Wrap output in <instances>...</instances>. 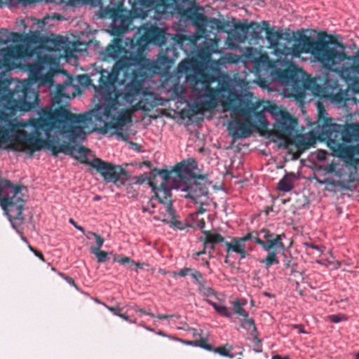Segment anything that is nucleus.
Masks as SVG:
<instances>
[{"label": "nucleus", "instance_id": "10", "mask_svg": "<svg viewBox=\"0 0 359 359\" xmlns=\"http://www.w3.org/2000/svg\"><path fill=\"white\" fill-rule=\"evenodd\" d=\"M77 151L80 156H76L75 159L82 164L89 165L95 169L104 181L111 182L119 186L123 185L129 180L128 172L121 166L104 161L100 158H94L92 161L88 160L87 154L90 150L84 146L79 145Z\"/></svg>", "mask_w": 359, "mask_h": 359}, {"label": "nucleus", "instance_id": "41", "mask_svg": "<svg viewBox=\"0 0 359 359\" xmlns=\"http://www.w3.org/2000/svg\"><path fill=\"white\" fill-rule=\"evenodd\" d=\"M198 291L206 297H211L215 295L214 290L210 287L206 286V283L203 284L198 287Z\"/></svg>", "mask_w": 359, "mask_h": 359}, {"label": "nucleus", "instance_id": "28", "mask_svg": "<svg viewBox=\"0 0 359 359\" xmlns=\"http://www.w3.org/2000/svg\"><path fill=\"white\" fill-rule=\"evenodd\" d=\"M277 77L283 82L287 83L292 81L294 77V72L288 69H278L276 72Z\"/></svg>", "mask_w": 359, "mask_h": 359}, {"label": "nucleus", "instance_id": "36", "mask_svg": "<svg viewBox=\"0 0 359 359\" xmlns=\"http://www.w3.org/2000/svg\"><path fill=\"white\" fill-rule=\"evenodd\" d=\"M90 252L95 255L97 262L104 263L109 259L108 252L98 249H90Z\"/></svg>", "mask_w": 359, "mask_h": 359}, {"label": "nucleus", "instance_id": "8", "mask_svg": "<svg viewBox=\"0 0 359 359\" xmlns=\"http://www.w3.org/2000/svg\"><path fill=\"white\" fill-rule=\"evenodd\" d=\"M270 111L276 116L274 135L278 139L283 140L286 146L295 145L297 151L293 154V158L298 159L302 152L310 148L311 142L303 135L296 133L297 119L287 111L276 105L272 106Z\"/></svg>", "mask_w": 359, "mask_h": 359}, {"label": "nucleus", "instance_id": "60", "mask_svg": "<svg viewBox=\"0 0 359 359\" xmlns=\"http://www.w3.org/2000/svg\"><path fill=\"white\" fill-rule=\"evenodd\" d=\"M172 316H173L160 314V315L157 316V318H158L159 320H165V319L170 318Z\"/></svg>", "mask_w": 359, "mask_h": 359}, {"label": "nucleus", "instance_id": "49", "mask_svg": "<svg viewBox=\"0 0 359 359\" xmlns=\"http://www.w3.org/2000/svg\"><path fill=\"white\" fill-rule=\"evenodd\" d=\"M304 245L307 247V248H310L311 249H314V250H316L318 251H319L320 253H323V250L322 249L321 247L318 246V245H316L313 243H304Z\"/></svg>", "mask_w": 359, "mask_h": 359}, {"label": "nucleus", "instance_id": "18", "mask_svg": "<svg viewBox=\"0 0 359 359\" xmlns=\"http://www.w3.org/2000/svg\"><path fill=\"white\" fill-rule=\"evenodd\" d=\"M200 10H203V8L196 4L185 20L191 21L198 33L205 34L207 32L206 27L208 25V18L204 14L199 13Z\"/></svg>", "mask_w": 359, "mask_h": 359}, {"label": "nucleus", "instance_id": "58", "mask_svg": "<svg viewBox=\"0 0 359 359\" xmlns=\"http://www.w3.org/2000/svg\"><path fill=\"white\" fill-rule=\"evenodd\" d=\"M148 179L149 177H147V174H144L139 177L137 182L141 184L144 182L146 180H148Z\"/></svg>", "mask_w": 359, "mask_h": 359}, {"label": "nucleus", "instance_id": "20", "mask_svg": "<svg viewBox=\"0 0 359 359\" xmlns=\"http://www.w3.org/2000/svg\"><path fill=\"white\" fill-rule=\"evenodd\" d=\"M203 233L204 237H201L200 241L203 242L205 249H209V253L215 250L217 244L226 242L224 238L219 233H212L210 231H203Z\"/></svg>", "mask_w": 359, "mask_h": 359}, {"label": "nucleus", "instance_id": "50", "mask_svg": "<svg viewBox=\"0 0 359 359\" xmlns=\"http://www.w3.org/2000/svg\"><path fill=\"white\" fill-rule=\"evenodd\" d=\"M133 309H134V311H135L137 312H140L141 313H144V314L150 316L151 317H154V315L152 313L147 311L144 309H139L137 306H134Z\"/></svg>", "mask_w": 359, "mask_h": 359}, {"label": "nucleus", "instance_id": "22", "mask_svg": "<svg viewBox=\"0 0 359 359\" xmlns=\"http://www.w3.org/2000/svg\"><path fill=\"white\" fill-rule=\"evenodd\" d=\"M224 244L226 247L227 254H229L231 252H233L238 254L241 259H245L247 257L248 252L246 250V245L238 238V237H233L231 242L226 241L224 242Z\"/></svg>", "mask_w": 359, "mask_h": 359}, {"label": "nucleus", "instance_id": "5", "mask_svg": "<svg viewBox=\"0 0 359 359\" xmlns=\"http://www.w3.org/2000/svg\"><path fill=\"white\" fill-rule=\"evenodd\" d=\"M99 83L95 87V95L104 102L102 114L96 116V119L102 121V116L111 120L112 112L116 109L119 102L132 104L141 93H137L132 97H127L130 81L124 85L123 90L116 88V83L124 84L128 77H125L123 71L115 62L111 72L101 69L97 74Z\"/></svg>", "mask_w": 359, "mask_h": 359}, {"label": "nucleus", "instance_id": "57", "mask_svg": "<svg viewBox=\"0 0 359 359\" xmlns=\"http://www.w3.org/2000/svg\"><path fill=\"white\" fill-rule=\"evenodd\" d=\"M86 4H89L93 6H97L101 3V0H84Z\"/></svg>", "mask_w": 359, "mask_h": 359}, {"label": "nucleus", "instance_id": "23", "mask_svg": "<svg viewBox=\"0 0 359 359\" xmlns=\"http://www.w3.org/2000/svg\"><path fill=\"white\" fill-rule=\"evenodd\" d=\"M280 250L285 251V248L284 249H271V250L267 251L268 255L266 257L261 260L260 263L264 264L266 269H269L272 265L279 264L276 252Z\"/></svg>", "mask_w": 359, "mask_h": 359}, {"label": "nucleus", "instance_id": "35", "mask_svg": "<svg viewBox=\"0 0 359 359\" xmlns=\"http://www.w3.org/2000/svg\"><path fill=\"white\" fill-rule=\"evenodd\" d=\"M190 276L198 287L203 284L206 283V280L203 278V274L195 269H193V271L191 273Z\"/></svg>", "mask_w": 359, "mask_h": 359}, {"label": "nucleus", "instance_id": "14", "mask_svg": "<svg viewBox=\"0 0 359 359\" xmlns=\"http://www.w3.org/2000/svg\"><path fill=\"white\" fill-rule=\"evenodd\" d=\"M196 5V0H163L161 15L176 13L185 19Z\"/></svg>", "mask_w": 359, "mask_h": 359}, {"label": "nucleus", "instance_id": "27", "mask_svg": "<svg viewBox=\"0 0 359 359\" xmlns=\"http://www.w3.org/2000/svg\"><path fill=\"white\" fill-rule=\"evenodd\" d=\"M67 86V84L64 83L57 86L55 95L53 98V101L55 104H61L62 98H70V97L65 93Z\"/></svg>", "mask_w": 359, "mask_h": 359}, {"label": "nucleus", "instance_id": "16", "mask_svg": "<svg viewBox=\"0 0 359 359\" xmlns=\"http://www.w3.org/2000/svg\"><path fill=\"white\" fill-rule=\"evenodd\" d=\"M171 174L172 171L154 168L149 173L148 184L152 190L168 185L170 184Z\"/></svg>", "mask_w": 359, "mask_h": 359}, {"label": "nucleus", "instance_id": "32", "mask_svg": "<svg viewBox=\"0 0 359 359\" xmlns=\"http://www.w3.org/2000/svg\"><path fill=\"white\" fill-rule=\"evenodd\" d=\"M233 350V347L229 344H226L224 346H219L217 348H213V351L219 353L222 356L229 357L230 358H233L234 356L232 354H230L229 352Z\"/></svg>", "mask_w": 359, "mask_h": 359}, {"label": "nucleus", "instance_id": "40", "mask_svg": "<svg viewBox=\"0 0 359 359\" xmlns=\"http://www.w3.org/2000/svg\"><path fill=\"white\" fill-rule=\"evenodd\" d=\"M316 107H317L318 112V122L320 121V119H323L324 121V123L323 125V127L326 123V120L330 119V118H325V116L326 114V111H325V107L322 102H320V101H318L316 102Z\"/></svg>", "mask_w": 359, "mask_h": 359}, {"label": "nucleus", "instance_id": "48", "mask_svg": "<svg viewBox=\"0 0 359 359\" xmlns=\"http://www.w3.org/2000/svg\"><path fill=\"white\" fill-rule=\"evenodd\" d=\"M324 36H327L328 37L329 39V41H327L328 43H330L332 44H334L336 45L337 47H339V48H344V46L342 43H338L337 41V39L335 36H332V35H327V34H324Z\"/></svg>", "mask_w": 359, "mask_h": 359}, {"label": "nucleus", "instance_id": "17", "mask_svg": "<svg viewBox=\"0 0 359 359\" xmlns=\"http://www.w3.org/2000/svg\"><path fill=\"white\" fill-rule=\"evenodd\" d=\"M171 184H168L162 187L157 188L156 190H153L154 192V198L158 201L160 203H162L165 206V212L172 219L174 217V213L175 212L171 200Z\"/></svg>", "mask_w": 359, "mask_h": 359}, {"label": "nucleus", "instance_id": "45", "mask_svg": "<svg viewBox=\"0 0 359 359\" xmlns=\"http://www.w3.org/2000/svg\"><path fill=\"white\" fill-rule=\"evenodd\" d=\"M283 255L284 257V259L283 260V265L285 269H292V271H294L293 269V265L292 264V257L287 256V254L285 252V251H283Z\"/></svg>", "mask_w": 359, "mask_h": 359}, {"label": "nucleus", "instance_id": "25", "mask_svg": "<svg viewBox=\"0 0 359 359\" xmlns=\"http://www.w3.org/2000/svg\"><path fill=\"white\" fill-rule=\"evenodd\" d=\"M241 327L247 330L251 331V334L255 337V339L257 340L258 342H260L257 337V330L255 326V320L252 318H249L248 316H247V317H243Z\"/></svg>", "mask_w": 359, "mask_h": 359}, {"label": "nucleus", "instance_id": "4", "mask_svg": "<svg viewBox=\"0 0 359 359\" xmlns=\"http://www.w3.org/2000/svg\"><path fill=\"white\" fill-rule=\"evenodd\" d=\"M3 60L0 59V69L5 62L11 59H21L27 55V50L22 45H15L0 50ZM11 82L0 74V99L8 93L10 100L8 104L13 111L27 112L35 109L39 102L38 92L32 90L29 82H20L14 90L10 91Z\"/></svg>", "mask_w": 359, "mask_h": 359}, {"label": "nucleus", "instance_id": "39", "mask_svg": "<svg viewBox=\"0 0 359 359\" xmlns=\"http://www.w3.org/2000/svg\"><path fill=\"white\" fill-rule=\"evenodd\" d=\"M79 83L84 86H93L95 89V87L97 86L93 83V79H92L88 74H82L78 76Z\"/></svg>", "mask_w": 359, "mask_h": 359}, {"label": "nucleus", "instance_id": "38", "mask_svg": "<svg viewBox=\"0 0 359 359\" xmlns=\"http://www.w3.org/2000/svg\"><path fill=\"white\" fill-rule=\"evenodd\" d=\"M38 1L39 0H0V4H5L11 6L22 4L24 6H27L34 4Z\"/></svg>", "mask_w": 359, "mask_h": 359}, {"label": "nucleus", "instance_id": "29", "mask_svg": "<svg viewBox=\"0 0 359 359\" xmlns=\"http://www.w3.org/2000/svg\"><path fill=\"white\" fill-rule=\"evenodd\" d=\"M47 45H50V47H47L49 50H57L64 44V40L62 36H55L53 39L46 40Z\"/></svg>", "mask_w": 359, "mask_h": 359}, {"label": "nucleus", "instance_id": "3", "mask_svg": "<svg viewBox=\"0 0 359 359\" xmlns=\"http://www.w3.org/2000/svg\"><path fill=\"white\" fill-rule=\"evenodd\" d=\"M223 111H231L232 120L228 124L230 135L235 139H241L251 135V129L257 128L256 122L252 119V114L257 120L259 129L265 130L268 122L263 111L257 110L261 106L259 102H253L250 99L244 97L239 92L229 97H224L221 101Z\"/></svg>", "mask_w": 359, "mask_h": 359}, {"label": "nucleus", "instance_id": "62", "mask_svg": "<svg viewBox=\"0 0 359 359\" xmlns=\"http://www.w3.org/2000/svg\"><path fill=\"white\" fill-rule=\"evenodd\" d=\"M132 264H134L135 265L137 268L139 269H142L144 267V266L145 265L144 263H142V262H135L133 263Z\"/></svg>", "mask_w": 359, "mask_h": 359}, {"label": "nucleus", "instance_id": "64", "mask_svg": "<svg viewBox=\"0 0 359 359\" xmlns=\"http://www.w3.org/2000/svg\"><path fill=\"white\" fill-rule=\"evenodd\" d=\"M271 359H283V357L280 355H274L272 356Z\"/></svg>", "mask_w": 359, "mask_h": 359}, {"label": "nucleus", "instance_id": "47", "mask_svg": "<svg viewBox=\"0 0 359 359\" xmlns=\"http://www.w3.org/2000/svg\"><path fill=\"white\" fill-rule=\"evenodd\" d=\"M329 319L332 323H338L346 320V318L344 315H331L329 316Z\"/></svg>", "mask_w": 359, "mask_h": 359}, {"label": "nucleus", "instance_id": "9", "mask_svg": "<svg viewBox=\"0 0 359 359\" xmlns=\"http://www.w3.org/2000/svg\"><path fill=\"white\" fill-rule=\"evenodd\" d=\"M27 189L22 184H14L10 180L0 177V205L15 229L24 223L22 214Z\"/></svg>", "mask_w": 359, "mask_h": 359}, {"label": "nucleus", "instance_id": "52", "mask_svg": "<svg viewBox=\"0 0 359 359\" xmlns=\"http://www.w3.org/2000/svg\"><path fill=\"white\" fill-rule=\"evenodd\" d=\"M118 262L121 264H128V263L133 264V263H134V261L128 257H124L120 259L119 260H118Z\"/></svg>", "mask_w": 359, "mask_h": 359}, {"label": "nucleus", "instance_id": "43", "mask_svg": "<svg viewBox=\"0 0 359 359\" xmlns=\"http://www.w3.org/2000/svg\"><path fill=\"white\" fill-rule=\"evenodd\" d=\"M88 233L93 236L95 238L96 247L93 248L92 249L100 250L101 247L102 246V245L104 242V238H102L99 234L92 232V231H89Z\"/></svg>", "mask_w": 359, "mask_h": 359}, {"label": "nucleus", "instance_id": "42", "mask_svg": "<svg viewBox=\"0 0 359 359\" xmlns=\"http://www.w3.org/2000/svg\"><path fill=\"white\" fill-rule=\"evenodd\" d=\"M193 271V268L184 267L180 270L179 271H172V276L175 277L177 276L181 277H185L187 276H190L191 273Z\"/></svg>", "mask_w": 359, "mask_h": 359}, {"label": "nucleus", "instance_id": "2", "mask_svg": "<svg viewBox=\"0 0 359 359\" xmlns=\"http://www.w3.org/2000/svg\"><path fill=\"white\" fill-rule=\"evenodd\" d=\"M198 62L196 60L187 58L181 61L176 68V73L179 77L184 74L187 80L193 84L192 90L196 95L198 97L208 98V100L196 104V107L198 111H208L214 109L217 106L219 97L221 98V102L224 100V97L231 98L238 92L227 76L219 78L217 87L212 88L210 85L215 81L212 75L204 72L200 73L198 75L194 74L198 71Z\"/></svg>", "mask_w": 359, "mask_h": 359}, {"label": "nucleus", "instance_id": "44", "mask_svg": "<svg viewBox=\"0 0 359 359\" xmlns=\"http://www.w3.org/2000/svg\"><path fill=\"white\" fill-rule=\"evenodd\" d=\"M196 346H199V347H201L205 350H208V351H212L213 350V347L207 343V339H205V338H202L199 340H196Z\"/></svg>", "mask_w": 359, "mask_h": 359}, {"label": "nucleus", "instance_id": "13", "mask_svg": "<svg viewBox=\"0 0 359 359\" xmlns=\"http://www.w3.org/2000/svg\"><path fill=\"white\" fill-rule=\"evenodd\" d=\"M260 233H263V238L265 241L258 237V233L257 231L248 233L243 237H238V238L245 244V242L253 239L255 243L262 246L265 251H269L271 249L285 248V244L283 242V238H285V233L275 234L266 229H262Z\"/></svg>", "mask_w": 359, "mask_h": 359}, {"label": "nucleus", "instance_id": "26", "mask_svg": "<svg viewBox=\"0 0 359 359\" xmlns=\"http://www.w3.org/2000/svg\"><path fill=\"white\" fill-rule=\"evenodd\" d=\"M211 24V28H216L219 32H226V29L230 27V23L227 20H220L215 18H208V24Z\"/></svg>", "mask_w": 359, "mask_h": 359}, {"label": "nucleus", "instance_id": "61", "mask_svg": "<svg viewBox=\"0 0 359 359\" xmlns=\"http://www.w3.org/2000/svg\"><path fill=\"white\" fill-rule=\"evenodd\" d=\"M135 110L138 109H144V108L142 107V102L139 101L137 103H136L134 106Z\"/></svg>", "mask_w": 359, "mask_h": 359}, {"label": "nucleus", "instance_id": "54", "mask_svg": "<svg viewBox=\"0 0 359 359\" xmlns=\"http://www.w3.org/2000/svg\"><path fill=\"white\" fill-rule=\"evenodd\" d=\"M69 223H71L76 229L82 232L83 233H85L84 229L76 224V222L73 219H69Z\"/></svg>", "mask_w": 359, "mask_h": 359}, {"label": "nucleus", "instance_id": "51", "mask_svg": "<svg viewBox=\"0 0 359 359\" xmlns=\"http://www.w3.org/2000/svg\"><path fill=\"white\" fill-rule=\"evenodd\" d=\"M29 248L34 253V255L36 257H38L41 260H42L43 262L45 261L44 257H43V254L41 252L36 250V249H34L32 246H29Z\"/></svg>", "mask_w": 359, "mask_h": 359}, {"label": "nucleus", "instance_id": "12", "mask_svg": "<svg viewBox=\"0 0 359 359\" xmlns=\"http://www.w3.org/2000/svg\"><path fill=\"white\" fill-rule=\"evenodd\" d=\"M337 72L344 81L349 83V88L355 93H359V50L354 55L339 52L336 56L334 66L331 70Z\"/></svg>", "mask_w": 359, "mask_h": 359}, {"label": "nucleus", "instance_id": "37", "mask_svg": "<svg viewBox=\"0 0 359 359\" xmlns=\"http://www.w3.org/2000/svg\"><path fill=\"white\" fill-rule=\"evenodd\" d=\"M280 32L282 35L281 40L285 41L288 43L294 42L296 37V32L290 31L289 29L285 32H283V30H280Z\"/></svg>", "mask_w": 359, "mask_h": 359}, {"label": "nucleus", "instance_id": "59", "mask_svg": "<svg viewBox=\"0 0 359 359\" xmlns=\"http://www.w3.org/2000/svg\"><path fill=\"white\" fill-rule=\"evenodd\" d=\"M65 279L66 280V281L69 284H70V285H73V286L76 287V283H75V282H74V279L72 278H71L69 276H65Z\"/></svg>", "mask_w": 359, "mask_h": 359}, {"label": "nucleus", "instance_id": "1", "mask_svg": "<svg viewBox=\"0 0 359 359\" xmlns=\"http://www.w3.org/2000/svg\"><path fill=\"white\" fill-rule=\"evenodd\" d=\"M111 17L113 22L110 33L116 36L102 53L104 60H116V67H120L125 77L130 79L127 97H132L137 93H141L143 83L150 76L161 71L167 72L175 63V59L168 56L171 52L177 55L175 49L167 48L162 51L156 60H150L145 57V40L142 37L130 39L132 50H128L123 46L121 36L128 30L132 18L123 10L112 9Z\"/></svg>", "mask_w": 359, "mask_h": 359}, {"label": "nucleus", "instance_id": "19", "mask_svg": "<svg viewBox=\"0 0 359 359\" xmlns=\"http://www.w3.org/2000/svg\"><path fill=\"white\" fill-rule=\"evenodd\" d=\"M236 29L243 33H250L252 39L258 40L261 38L262 32L264 30L263 25L257 22H251L248 23H239L235 26Z\"/></svg>", "mask_w": 359, "mask_h": 359}, {"label": "nucleus", "instance_id": "30", "mask_svg": "<svg viewBox=\"0 0 359 359\" xmlns=\"http://www.w3.org/2000/svg\"><path fill=\"white\" fill-rule=\"evenodd\" d=\"M24 41V35L18 32H11V37H8L7 39H0V45H5L11 41L13 42H19Z\"/></svg>", "mask_w": 359, "mask_h": 359}, {"label": "nucleus", "instance_id": "46", "mask_svg": "<svg viewBox=\"0 0 359 359\" xmlns=\"http://www.w3.org/2000/svg\"><path fill=\"white\" fill-rule=\"evenodd\" d=\"M106 308L110 311L111 313H113L115 316H121V313L123 311V308H120L118 306H109L105 305Z\"/></svg>", "mask_w": 359, "mask_h": 359}, {"label": "nucleus", "instance_id": "21", "mask_svg": "<svg viewBox=\"0 0 359 359\" xmlns=\"http://www.w3.org/2000/svg\"><path fill=\"white\" fill-rule=\"evenodd\" d=\"M262 25H263V28L266 32V38L267 41L272 47L280 53L282 48H278V46H280L279 41L281 40L282 37L280 30L274 31L273 28L270 27L269 22L265 20L262 22Z\"/></svg>", "mask_w": 359, "mask_h": 359}, {"label": "nucleus", "instance_id": "55", "mask_svg": "<svg viewBox=\"0 0 359 359\" xmlns=\"http://www.w3.org/2000/svg\"><path fill=\"white\" fill-rule=\"evenodd\" d=\"M118 317L121 318L122 319L130 323H136V320H132L129 318V316L128 315H126L125 313H121V316H119Z\"/></svg>", "mask_w": 359, "mask_h": 359}, {"label": "nucleus", "instance_id": "24", "mask_svg": "<svg viewBox=\"0 0 359 359\" xmlns=\"http://www.w3.org/2000/svg\"><path fill=\"white\" fill-rule=\"evenodd\" d=\"M144 8H151L155 13L161 15L163 0H137Z\"/></svg>", "mask_w": 359, "mask_h": 359}, {"label": "nucleus", "instance_id": "11", "mask_svg": "<svg viewBox=\"0 0 359 359\" xmlns=\"http://www.w3.org/2000/svg\"><path fill=\"white\" fill-rule=\"evenodd\" d=\"M196 167V161L192 159L177 163L173 170L180 177H182L184 175H188L194 179L192 182L186 184L182 188V191L187 192L185 197L189 198L192 201H196L198 198L206 196L208 193V187L210 184V182L208 181L207 175H196L193 172L192 170Z\"/></svg>", "mask_w": 359, "mask_h": 359}, {"label": "nucleus", "instance_id": "53", "mask_svg": "<svg viewBox=\"0 0 359 359\" xmlns=\"http://www.w3.org/2000/svg\"><path fill=\"white\" fill-rule=\"evenodd\" d=\"M170 226H176L177 227L178 229H182V223L179 221H177L175 219V217H173V219H172L170 217Z\"/></svg>", "mask_w": 359, "mask_h": 359}, {"label": "nucleus", "instance_id": "31", "mask_svg": "<svg viewBox=\"0 0 359 359\" xmlns=\"http://www.w3.org/2000/svg\"><path fill=\"white\" fill-rule=\"evenodd\" d=\"M208 303L212 306L215 310L219 313L222 316H225L226 318L231 317V313L229 311V309L223 305H218L217 304L212 302L211 301H208Z\"/></svg>", "mask_w": 359, "mask_h": 359}, {"label": "nucleus", "instance_id": "56", "mask_svg": "<svg viewBox=\"0 0 359 359\" xmlns=\"http://www.w3.org/2000/svg\"><path fill=\"white\" fill-rule=\"evenodd\" d=\"M333 98L339 102H341L344 100V95L342 93H336L334 96H333Z\"/></svg>", "mask_w": 359, "mask_h": 359}, {"label": "nucleus", "instance_id": "34", "mask_svg": "<svg viewBox=\"0 0 359 359\" xmlns=\"http://www.w3.org/2000/svg\"><path fill=\"white\" fill-rule=\"evenodd\" d=\"M232 310L235 314H237L242 318L247 317V316H248V312L243 309V305L238 300H236L233 302Z\"/></svg>", "mask_w": 359, "mask_h": 359}, {"label": "nucleus", "instance_id": "7", "mask_svg": "<svg viewBox=\"0 0 359 359\" xmlns=\"http://www.w3.org/2000/svg\"><path fill=\"white\" fill-rule=\"evenodd\" d=\"M321 134L330 147L337 149L346 157H359V123L339 125L326 120Z\"/></svg>", "mask_w": 359, "mask_h": 359}, {"label": "nucleus", "instance_id": "6", "mask_svg": "<svg viewBox=\"0 0 359 359\" xmlns=\"http://www.w3.org/2000/svg\"><path fill=\"white\" fill-rule=\"evenodd\" d=\"M281 46L282 54H291L294 57H299L302 53H311L327 70L332 69L336 56L339 53L335 48L330 47L327 41L321 37L316 40L300 31L296 32V37L291 47L285 45Z\"/></svg>", "mask_w": 359, "mask_h": 359}, {"label": "nucleus", "instance_id": "33", "mask_svg": "<svg viewBox=\"0 0 359 359\" xmlns=\"http://www.w3.org/2000/svg\"><path fill=\"white\" fill-rule=\"evenodd\" d=\"M278 188L283 191H290L293 188L291 179L284 177L278 184Z\"/></svg>", "mask_w": 359, "mask_h": 359}, {"label": "nucleus", "instance_id": "15", "mask_svg": "<svg viewBox=\"0 0 359 359\" xmlns=\"http://www.w3.org/2000/svg\"><path fill=\"white\" fill-rule=\"evenodd\" d=\"M131 121L132 117L130 111L123 110L118 116L111 117L110 121L104 122L103 126L99 128V131L102 134H107L110 130L114 129L115 132L111 135L115 134L118 137L126 140V135L121 130L127 123Z\"/></svg>", "mask_w": 359, "mask_h": 359}, {"label": "nucleus", "instance_id": "63", "mask_svg": "<svg viewBox=\"0 0 359 359\" xmlns=\"http://www.w3.org/2000/svg\"><path fill=\"white\" fill-rule=\"evenodd\" d=\"M196 343H197L196 340H194V341H184V344H186L194 345V346H196Z\"/></svg>", "mask_w": 359, "mask_h": 359}]
</instances>
